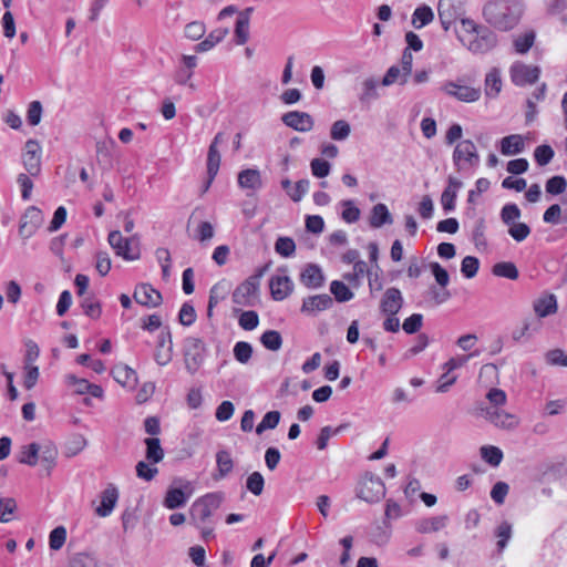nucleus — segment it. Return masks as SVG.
Masks as SVG:
<instances>
[{
	"mask_svg": "<svg viewBox=\"0 0 567 567\" xmlns=\"http://www.w3.org/2000/svg\"><path fill=\"white\" fill-rule=\"evenodd\" d=\"M485 20L498 30L513 29L519 20V14L511 7L508 0H492L483 8Z\"/></svg>",
	"mask_w": 567,
	"mask_h": 567,
	"instance_id": "obj_1",
	"label": "nucleus"
},
{
	"mask_svg": "<svg viewBox=\"0 0 567 567\" xmlns=\"http://www.w3.org/2000/svg\"><path fill=\"white\" fill-rule=\"evenodd\" d=\"M206 354V347L202 339L189 337L184 343L185 368L190 374H195L202 367Z\"/></svg>",
	"mask_w": 567,
	"mask_h": 567,
	"instance_id": "obj_2",
	"label": "nucleus"
},
{
	"mask_svg": "<svg viewBox=\"0 0 567 567\" xmlns=\"http://www.w3.org/2000/svg\"><path fill=\"white\" fill-rule=\"evenodd\" d=\"M221 496L216 493L206 494L196 499L190 506V518L197 525L204 524L212 514L220 506Z\"/></svg>",
	"mask_w": 567,
	"mask_h": 567,
	"instance_id": "obj_3",
	"label": "nucleus"
},
{
	"mask_svg": "<svg viewBox=\"0 0 567 567\" xmlns=\"http://www.w3.org/2000/svg\"><path fill=\"white\" fill-rule=\"evenodd\" d=\"M458 39L473 53H485L492 50L497 43L496 34L486 27L477 30L474 37L470 39H465L461 35H458Z\"/></svg>",
	"mask_w": 567,
	"mask_h": 567,
	"instance_id": "obj_4",
	"label": "nucleus"
},
{
	"mask_svg": "<svg viewBox=\"0 0 567 567\" xmlns=\"http://www.w3.org/2000/svg\"><path fill=\"white\" fill-rule=\"evenodd\" d=\"M453 163L458 171L476 167L480 163V155L475 144L470 140L460 142L453 152Z\"/></svg>",
	"mask_w": 567,
	"mask_h": 567,
	"instance_id": "obj_5",
	"label": "nucleus"
},
{
	"mask_svg": "<svg viewBox=\"0 0 567 567\" xmlns=\"http://www.w3.org/2000/svg\"><path fill=\"white\" fill-rule=\"evenodd\" d=\"M357 496L367 503H377L385 496V486L378 476L367 475L357 488Z\"/></svg>",
	"mask_w": 567,
	"mask_h": 567,
	"instance_id": "obj_6",
	"label": "nucleus"
},
{
	"mask_svg": "<svg viewBox=\"0 0 567 567\" xmlns=\"http://www.w3.org/2000/svg\"><path fill=\"white\" fill-rule=\"evenodd\" d=\"M107 241L117 256H121L126 260L138 259L140 250L137 246H133L132 239L124 238L118 230L111 231L109 234Z\"/></svg>",
	"mask_w": 567,
	"mask_h": 567,
	"instance_id": "obj_7",
	"label": "nucleus"
},
{
	"mask_svg": "<svg viewBox=\"0 0 567 567\" xmlns=\"http://www.w3.org/2000/svg\"><path fill=\"white\" fill-rule=\"evenodd\" d=\"M509 74L512 82L515 85L524 86L527 84L535 83L540 74V69L538 66L527 65L523 62H515L512 64L509 69Z\"/></svg>",
	"mask_w": 567,
	"mask_h": 567,
	"instance_id": "obj_8",
	"label": "nucleus"
},
{
	"mask_svg": "<svg viewBox=\"0 0 567 567\" xmlns=\"http://www.w3.org/2000/svg\"><path fill=\"white\" fill-rule=\"evenodd\" d=\"M22 163L30 176L35 177L41 172V146L35 140L25 143Z\"/></svg>",
	"mask_w": 567,
	"mask_h": 567,
	"instance_id": "obj_9",
	"label": "nucleus"
},
{
	"mask_svg": "<svg viewBox=\"0 0 567 567\" xmlns=\"http://www.w3.org/2000/svg\"><path fill=\"white\" fill-rule=\"evenodd\" d=\"M442 90L450 96L455 97L461 102L472 103L481 97V89L462 85L454 81L446 82Z\"/></svg>",
	"mask_w": 567,
	"mask_h": 567,
	"instance_id": "obj_10",
	"label": "nucleus"
},
{
	"mask_svg": "<svg viewBox=\"0 0 567 567\" xmlns=\"http://www.w3.org/2000/svg\"><path fill=\"white\" fill-rule=\"evenodd\" d=\"M259 286L255 278H247L233 292V302L239 306L251 307L255 303Z\"/></svg>",
	"mask_w": 567,
	"mask_h": 567,
	"instance_id": "obj_11",
	"label": "nucleus"
},
{
	"mask_svg": "<svg viewBox=\"0 0 567 567\" xmlns=\"http://www.w3.org/2000/svg\"><path fill=\"white\" fill-rule=\"evenodd\" d=\"M42 212L35 206L28 207L20 219V236H22L23 238H30L35 233V230L42 225Z\"/></svg>",
	"mask_w": 567,
	"mask_h": 567,
	"instance_id": "obj_12",
	"label": "nucleus"
},
{
	"mask_svg": "<svg viewBox=\"0 0 567 567\" xmlns=\"http://www.w3.org/2000/svg\"><path fill=\"white\" fill-rule=\"evenodd\" d=\"M133 297L137 303L147 308L158 307L163 301L162 293L150 284L137 285Z\"/></svg>",
	"mask_w": 567,
	"mask_h": 567,
	"instance_id": "obj_13",
	"label": "nucleus"
},
{
	"mask_svg": "<svg viewBox=\"0 0 567 567\" xmlns=\"http://www.w3.org/2000/svg\"><path fill=\"white\" fill-rule=\"evenodd\" d=\"M404 299L400 289L395 287L388 288L380 301V310L383 315H396L402 306Z\"/></svg>",
	"mask_w": 567,
	"mask_h": 567,
	"instance_id": "obj_14",
	"label": "nucleus"
},
{
	"mask_svg": "<svg viewBox=\"0 0 567 567\" xmlns=\"http://www.w3.org/2000/svg\"><path fill=\"white\" fill-rule=\"evenodd\" d=\"M172 334L169 329L165 328L158 334L154 359L159 365H166L172 360Z\"/></svg>",
	"mask_w": 567,
	"mask_h": 567,
	"instance_id": "obj_15",
	"label": "nucleus"
},
{
	"mask_svg": "<svg viewBox=\"0 0 567 567\" xmlns=\"http://www.w3.org/2000/svg\"><path fill=\"white\" fill-rule=\"evenodd\" d=\"M282 122L299 132H309L313 127V118L306 112L291 111L285 113L281 117Z\"/></svg>",
	"mask_w": 567,
	"mask_h": 567,
	"instance_id": "obj_16",
	"label": "nucleus"
},
{
	"mask_svg": "<svg viewBox=\"0 0 567 567\" xmlns=\"http://www.w3.org/2000/svg\"><path fill=\"white\" fill-rule=\"evenodd\" d=\"M332 305L333 300L329 295H315L303 299L301 312L316 316L318 312L329 309Z\"/></svg>",
	"mask_w": 567,
	"mask_h": 567,
	"instance_id": "obj_17",
	"label": "nucleus"
},
{
	"mask_svg": "<svg viewBox=\"0 0 567 567\" xmlns=\"http://www.w3.org/2000/svg\"><path fill=\"white\" fill-rule=\"evenodd\" d=\"M271 297L281 301L286 299L293 290V282L288 276H274L269 281Z\"/></svg>",
	"mask_w": 567,
	"mask_h": 567,
	"instance_id": "obj_18",
	"label": "nucleus"
},
{
	"mask_svg": "<svg viewBox=\"0 0 567 567\" xmlns=\"http://www.w3.org/2000/svg\"><path fill=\"white\" fill-rule=\"evenodd\" d=\"M379 81L374 76L365 78L360 85L358 100L362 105L369 106L380 97L378 92Z\"/></svg>",
	"mask_w": 567,
	"mask_h": 567,
	"instance_id": "obj_19",
	"label": "nucleus"
},
{
	"mask_svg": "<svg viewBox=\"0 0 567 567\" xmlns=\"http://www.w3.org/2000/svg\"><path fill=\"white\" fill-rule=\"evenodd\" d=\"M237 182L240 188L256 192L262 187L260 171L257 168H246L238 173Z\"/></svg>",
	"mask_w": 567,
	"mask_h": 567,
	"instance_id": "obj_20",
	"label": "nucleus"
},
{
	"mask_svg": "<svg viewBox=\"0 0 567 567\" xmlns=\"http://www.w3.org/2000/svg\"><path fill=\"white\" fill-rule=\"evenodd\" d=\"M254 8L249 7L238 13L235 25L236 43L245 44L249 39V22Z\"/></svg>",
	"mask_w": 567,
	"mask_h": 567,
	"instance_id": "obj_21",
	"label": "nucleus"
},
{
	"mask_svg": "<svg viewBox=\"0 0 567 567\" xmlns=\"http://www.w3.org/2000/svg\"><path fill=\"white\" fill-rule=\"evenodd\" d=\"M118 498L117 488L114 485H109L101 495V503L95 512L100 517L109 516L116 505Z\"/></svg>",
	"mask_w": 567,
	"mask_h": 567,
	"instance_id": "obj_22",
	"label": "nucleus"
},
{
	"mask_svg": "<svg viewBox=\"0 0 567 567\" xmlns=\"http://www.w3.org/2000/svg\"><path fill=\"white\" fill-rule=\"evenodd\" d=\"M462 186L463 183L460 179L452 176L449 177V184L441 195V204L446 213L455 209L457 192Z\"/></svg>",
	"mask_w": 567,
	"mask_h": 567,
	"instance_id": "obj_23",
	"label": "nucleus"
},
{
	"mask_svg": "<svg viewBox=\"0 0 567 567\" xmlns=\"http://www.w3.org/2000/svg\"><path fill=\"white\" fill-rule=\"evenodd\" d=\"M300 281L311 289L320 288L324 282L321 268L315 264H308L300 275Z\"/></svg>",
	"mask_w": 567,
	"mask_h": 567,
	"instance_id": "obj_24",
	"label": "nucleus"
},
{
	"mask_svg": "<svg viewBox=\"0 0 567 567\" xmlns=\"http://www.w3.org/2000/svg\"><path fill=\"white\" fill-rule=\"evenodd\" d=\"M447 515L426 517L416 522L415 529L421 534L436 533L443 529L447 525Z\"/></svg>",
	"mask_w": 567,
	"mask_h": 567,
	"instance_id": "obj_25",
	"label": "nucleus"
},
{
	"mask_svg": "<svg viewBox=\"0 0 567 567\" xmlns=\"http://www.w3.org/2000/svg\"><path fill=\"white\" fill-rule=\"evenodd\" d=\"M533 308L539 318H545L557 312V299L553 293L544 295L534 301Z\"/></svg>",
	"mask_w": 567,
	"mask_h": 567,
	"instance_id": "obj_26",
	"label": "nucleus"
},
{
	"mask_svg": "<svg viewBox=\"0 0 567 567\" xmlns=\"http://www.w3.org/2000/svg\"><path fill=\"white\" fill-rule=\"evenodd\" d=\"M524 148V138L519 134H512L501 140V153L505 156L520 154Z\"/></svg>",
	"mask_w": 567,
	"mask_h": 567,
	"instance_id": "obj_27",
	"label": "nucleus"
},
{
	"mask_svg": "<svg viewBox=\"0 0 567 567\" xmlns=\"http://www.w3.org/2000/svg\"><path fill=\"white\" fill-rule=\"evenodd\" d=\"M74 394L79 396L90 394L91 396L101 400L103 399L104 391L97 384L90 383L85 379H76L73 377V395Z\"/></svg>",
	"mask_w": 567,
	"mask_h": 567,
	"instance_id": "obj_28",
	"label": "nucleus"
},
{
	"mask_svg": "<svg viewBox=\"0 0 567 567\" xmlns=\"http://www.w3.org/2000/svg\"><path fill=\"white\" fill-rule=\"evenodd\" d=\"M56 457L58 450L53 443L49 441L40 443L39 462L48 473L55 465Z\"/></svg>",
	"mask_w": 567,
	"mask_h": 567,
	"instance_id": "obj_29",
	"label": "nucleus"
},
{
	"mask_svg": "<svg viewBox=\"0 0 567 567\" xmlns=\"http://www.w3.org/2000/svg\"><path fill=\"white\" fill-rule=\"evenodd\" d=\"M372 228H380L385 224H392L393 218L385 204L379 203L372 207L370 219Z\"/></svg>",
	"mask_w": 567,
	"mask_h": 567,
	"instance_id": "obj_30",
	"label": "nucleus"
},
{
	"mask_svg": "<svg viewBox=\"0 0 567 567\" xmlns=\"http://www.w3.org/2000/svg\"><path fill=\"white\" fill-rule=\"evenodd\" d=\"M190 493H185L182 488L171 487L167 489L163 505L168 509L183 507L188 501Z\"/></svg>",
	"mask_w": 567,
	"mask_h": 567,
	"instance_id": "obj_31",
	"label": "nucleus"
},
{
	"mask_svg": "<svg viewBox=\"0 0 567 567\" xmlns=\"http://www.w3.org/2000/svg\"><path fill=\"white\" fill-rule=\"evenodd\" d=\"M437 13L457 20L464 14L463 3L461 0H439Z\"/></svg>",
	"mask_w": 567,
	"mask_h": 567,
	"instance_id": "obj_32",
	"label": "nucleus"
},
{
	"mask_svg": "<svg viewBox=\"0 0 567 567\" xmlns=\"http://www.w3.org/2000/svg\"><path fill=\"white\" fill-rule=\"evenodd\" d=\"M40 443L32 442L23 445L18 454V462L29 466H35L39 463Z\"/></svg>",
	"mask_w": 567,
	"mask_h": 567,
	"instance_id": "obj_33",
	"label": "nucleus"
},
{
	"mask_svg": "<svg viewBox=\"0 0 567 567\" xmlns=\"http://www.w3.org/2000/svg\"><path fill=\"white\" fill-rule=\"evenodd\" d=\"M411 74H404V70L399 65L390 66L384 76L381 80V85L390 86L394 83H399L400 85H404Z\"/></svg>",
	"mask_w": 567,
	"mask_h": 567,
	"instance_id": "obj_34",
	"label": "nucleus"
},
{
	"mask_svg": "<svg viewBox=\"0 0 567 567\" xmlns=\"http://www.w3.org/2000/svg\"><path fill=\"white\" fill-rule=\"evenodd\" d=\"M228 34V29H216L212 31L205 40L196 44L195 51L197 53L206 52L213 49L217 43L221 42Z\"/></svg>",
	"mask_w": 567,
	"mask_h": 567,
	"instance_id": "obj_35",
	"label": "nucleus"
},
{
	"mask_svg": "<svg viewBox=\"0 0 567 567\" xmlns=\"http://www.w3.org/2000/svg\"><path fill=\"white\" fill-rule=\"evenodd\" d=\"M433 19L434 13L432 9L429 6L423 4L414 10L412 14L411 24L414 29H421L431 23Z\"/></svg>",
	"mask_w": 567,
	"mask_h": 567,
	"instance_id": "obj_36",
	"label": "nucleus"
},
{
	"mask_svg": "<svg viewBox=\"0 0 567 567\" xmlns=\"http://www.w3.org/2000/svg\"><path fill=\"white\" fill-rule=\"evenodd\" d=\"M502 90V79L498 69H492L485 78V94L488 97H496Z\"/></svg>",
	"mask_w": 567,
	"mask_h": 567,
	"instance_id": "obj_37",
	"label": "nucleus"
},
{
	"mask_svg": "<svg viewBox=\"0 0 567 567\" xmlns=\"http://www.w3.org/2000/svg\"><path fill=\"white\" fill-rule=\"evenodd\" d=\"M492 272L494 276L516 280L519 276L518 269L512 261H501L493 266Z\"/></svg>",
	"mask_w": 567,
	"mask_h": 567,
	"instance_id": "obj_38",
	"label": "nucleus"
},
{
	"mask_svg": "<svg viewBox=\"0 0 567 567\" xmlns=\"http://www.w3.org/2000/svg\"><path fill=\"white\" fill-rule=\"evenodd\" d=\"M112 374L116 382L122 385H131L136 381V373L127 365H116L112 370Z\"/></svg>",
	"mask_w": 567,
	"mask_h": 567,
	"instance_id": "obj_39",
	"label": "nucleus"
},
{
	"mask_svg": "<svg viewBox=\"0 0 567 567\" xmlns=\"http://www.w3.org/2000/svg\"><path fill=\"white\" fill-rule=\"evenodd\" d=\"M146 444V458L156 464L164 457V451L161 447V442L156 437H148L145 440Z\"/></svg>",
	"mask_w": 567,
	"mask_h": 567,
	"instance_id": "obj_40",
	"label": "nucleus"
},
{
	"mask_svg": "<svg viewBox=\"0 0 567 567\" xmlns=\"http://www.w3.org/2000/svg\"><path fill=\"white\" fill-rule=\"evenodd\" d=\"M260 342L266 349L278 351L282 346V338L278 331L267 330L261 334Z\"/></svg>",
	"mask_w": 567,
	"mask_h": 567,
	"instance_id": "obj_41",
	"label": "nucleus"
},
{
	"mask_svg": "<svg viewBox=\"0 0 567 567\" xmlns=\"http://www.w3.org/2000/svg\"><path fill=\"white\" fill-rule=\"evenodd\" d=\"M482 458L492 466H498L503 460V452L497 446L485 445L481 447Z\"/></svg>",
	"mask_w": 567,
	"mask_h": 567,
	"instance_id": "obj_42",
	"label": "nucleus"
},
{
	"mask_svg": "<svg viewBox=\"0 0 567 567\" xmlns=\"http://www.w3.org/2000/svg\"><path fill=\"white\" fill-rule=\"evenodd\" d=\"M330 291L338 302H347L353 298V292L342 281L333 280L330 284Z\"/></svg>",
	"mask_w": 567,
	"mask_h": 567,
	"instance_id": "obj_43",
	"label": "nucleus"
},
{
	"mask_svg": "<svg viewBox=\"0 0 567 567\" xmlns=\"http://www.w3.org/2000/svg\"><path fill=\"white\" fill-rule=\"evenodd\" d=\"M68 234H63L59 237L53 238L50 243V250L61 259V261L63 262V268L66 272L70 271V266L66 265V260L63 255V249L68 241Z\"/></svg>",
	"mask_w": 567,
	"mask_h": 567,
	"instance_id": "obj_44",
	"label": "nucleus"
},
{
	"mask_svg": "<svg viewBox=\"0 0 567 567\" xmlns=\"http://www.w3.org/2000/svg\"><path fill=\"white\" fill-rule=\"evenodd\" d=\"M487 416L492 423L501 427H511L514 425V417L497 409L487 410Z\"/></svg>",
	"mask_w": 567,
	"mask_h": 567,
	"instance_id": "obj_45",
	"label": "nucleus"
},
{
	"mask_svg": "<svg viewBox=\"0 0 567 567\" xmlns=\"http://www.w3.org/2000/svg\"><path fill=\"white\" fill-rule=\"evenodd\" d=\"M485 229V220L483 218L477 219L472 231V240L478 249H485L487 247Z\"/></svg>",
	"mask_w": 567,
	"mask_h": 567,
	"instance_id": "obj_46",
	"label": "nucleus"
},
{
	"mask_svg": "<svg viewBox=\"0 0 567 567\" xmlns=\"http://www.w3.org/2000/svg\"><path fill=\"white\" fill-rule=\"evenodd\" d=\"M351 133L350 124L344 120H338L331 125L330 136L334 141H344Z\"/></svg>",
	"mask_w": 567,
	"mask_h": 567,
	"instance_id": "obj_47",
	"label": "nucleus"
},
{
	"mask_svg": "<svg viewBox=\"0 0 567 567\" xmlns=\"http://www.w3.org/2000/svg\"><path fill=\"white\" fill-rule=\"evenodd\" d=\"M252 355V347L249 342L238 341L234 347V357L241 363L246 364L249 362Z\"/></svg>",
	"mask_w": 567,
	"mask_h": 567,
	"instance_id": "obj_48",
	"label": "nucleus"
},
{
	"mask_svg": "<svg viewBox=\"0 0 567 567\" xmlns=\"http://www.w3.org/2000/svg\"><path fill=\"white\" fill-rule=\"evenodd\" d=\"M280 421V412L279 411H269L267 412L261 422L256 427V433L261 434L266 430L275 429Z\"/></svg>",
	"mask_w": 567,
	"mask_h": 567,
	"instance_id": "obj_49",
	"label": "nucleus"
},
{
	"mask_svg": "<svg viewBox=\"0 0 567 567\" xmlns=\"http://www.w3.org/2000/svg\"><path fill=\"white\" fill-rule=\"evenodd\" d=\"M522 212L516 204L509 203L503 206L501 210L502 221L508 226L516 223L520 218Z\"/></svg>",
	"mask_w": 567,
	"mask_h": 567,
	"instance_id": "obj_50",
	"label": "nucleus"
},
{
	"mask_svg": "<svg viewBox=\"0 0 567 567\" xmlns=\"http://www.w3.org/2000/svg\"><path fill=\"white\" fill-rule=\"evenodd\" d=\"M17 511V502L11 497H0V522L8 523Z\"/></svg>",
	"mask_w": 567,
	"mask_h": 567,
	"instance_id": "obj_51",
	"label": "nucleus"
},
{
	"mask_svg": "<svg viewBox=\"0 0 567 567\" xmlns=\"http://www.w3.org/2000/svg\"><path fill=\"white\" fill-rule=\"evenodd\" d=\"M275 250L282 257H291L296 250V244L290 237H279L275 243Z\"/></svg>",
	"mask_w": 567,
	"mask_h": 567,
	"instance_id": "obj_52",
	"label": "nucleus"
},
{
	"mask_svg": "<svg viewBox=\"0 0 567 567\" xmlns=\"http://www.w3.org/2000/svg\"><path fill=\"white\" fill-rule=\"evenodd\" d=\"M495 536L498 538V551H503L512 537V525L508 522H502L495 530Z\"/></svg>",
	"mask_w": 567,
	"mask_h": 567,
	"instance_id": "obj_53",
	"label": "nucleus"
},
{
	"mask_svg": "<svg viewBox=\"0 0 567 567\" xmlns=\"http://www.w3.org/2000/svg\"><path fill=\"white\" fill-rule=\"evenodd\" d=\"M220 166V154L217 148L209 146L207 154V175H210V179H214L218 173Z\"/></svg>",
	"mask_w": 567,
	"mask_h": 567,
	"instance_id": "obj_54",
	"label": "nucleus"
},
{
	"mask_svg": "<svg viewBox=\"0 0 567 567\" xmlns=\"http://www.w3.org/2000/svg\"><path fill=\"white\" fill-rule=\"evenodd\" d=\"M66 528L64 526L55 527L49 536V545L52 550H59L62 548L66 540Z\"/></svg>",
	"mask_w": 567,
	"mask_h": 567,
	"instance_id": "obj_55",
	"label": "nucleus"
},
{
	"mask_svg": "<svg viewBox=\"0 0 567 567\" xmlns=\"http://www.w3.org/2000/svg\"><path fill=\"white\" fill-rule=\"evenodd\" d=\"M81 308L84 313L92 319L100 318L102 312L100 302L96 301L93 296L84 298L81 302Z\"/></svg>",
	"mask_w": 567,
	"mask_h": 567,
	"instance_id": "obj_56",
	"label": "nucleus"
},
{
	"mask_svg": "<svg viewBox=\"0 0 567 567\" xmlns=\"http://www.w3.org/2000/svg\"><path fill=\"white\" fill-rule=\"evenodd\" d=\"M216 462L221 477L226 476L231 472L234 462L230 457V454L227 451H219L216 454Z\"/></svg>",
	"mask_w": 567,
	"mask_h": 567,
	"instance_id": "obj_57",
	"label": "nucleus"
},
{
	"mask_svg": "<svg viewBox=\"0 0 567 567\" xmlns=\"http://www.w3.org/2000/svg\"><path fill=\"white\" fill-rule=\"evenodd\" d=\"M535 41V32L529 31L523 35L517 37L514 40V47L517 53L524 54L526 53L534 44Z\"/></svg>",
	"mask_w": 567,
	"mask_h": 567,
	"instance_id": "obj_58",
	"label": "nucleus"
},
{
	"mask_svg": "<svg viewBox=\"0 0 567 567\" xmlns=\"http://www.w3.org/2000/svg\"><path fill=\"white\" fill-rule=\"evenodd\" d=\"M546 192L550 195H559L566 190L567 181L564 176H553L546 182Z\"/></svg>",
	"mask_w": 567,
	"mask_h": 567,
	"instance_id": "obj_59",
	"label": "nucleus"
},
{
	"mask_svg": "<svg viewBox=\"0 0 567 567\" xmlns=\"http://www.w3.org/2000/svg\"><path fill=\"white\" fill-rule=\"evenodd\" d=\"M238 323L244 330L251 331L257 328L259 323V316L254 310L243 311Z\"/></svg>",
	"mask_w": 567,
	"mask_h": 567,
	"instance_id": "obj_60",
	"label": "nucleus"
},
{
	"mask_svg": "<svg viewBox=\"0 0 567 567\" xmlns=\"http://www.w3.org/2000/svg\"><path fill=\"white\" fill-rule=\"evenodd\" d=\"M555 153L549 145H539L534 151V157L539 166H545L550 163Z\"/></svg>",
	"mask_w": 567,
	"mask_h": 567,
	"instance_id": "obj_61",
	"label": "nucleus"
},
{
	"mask_svg": "<svg viewBox=\"0 0 567 567\" xmlns=\"http://www.w3.org/2000/svg\"><path fill=\"white\" fill-rule=\"evenodd\" d=\"M480 268V260L473 256H466L461 264V271L464 277L471 279L476 276Z\"/></svg>",
	"mask_w": 567,
	"mask_h": 567,
	"instance_id": "obj_62",
	"label": "nucleus"
},
{
	"mask_svg": "<svg viewBox=\"0 0 567 567\" xmlns=\"http://www.w3.org/2000/svg\"><path fill=\"white\" fill-rule=\"evenodd\" d=\"M265 480L259 472L251 473L246 482L247 489L254 495L258 496L262 493Z\"/></svg>",
	"mask_w": 567,
	"mask_h": 567,
	"instance_id": "obj_63",
	"label": "nucleus"
},
{
	"mask_svg": "<svg viewBox=\"0 0 567 567\" xmlns=\"http://www.w3.org/2000/svg\"><path fill=\"white\" fill-rule=\"evenodd\" d=\"M546 363L549 365L567 367V354L561 349H553L545 354Z\"/></svg>",
	"mask_w": 567,
	"mask_h": 567,
	"instance_id": "obj_64",
	"label": "nucleus"
}]
</instances>
